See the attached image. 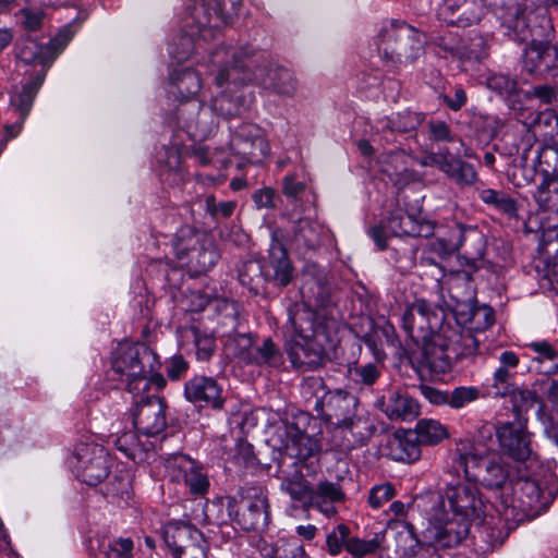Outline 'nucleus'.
Returning <instances> with one entry per match:
<instances>
[{"label":"nucleus","mask_w":558,"mask_h":558,"mask_svg":"<svg viewBox=\"0 0 558 558\" xmlns=\"http://www.w3.org/2000/svg\"><path fill=\"white\" fill-rule=\"evenodd\" d=\"M238 348V356L248 364L279 367L283 361L280 350L269 338L264 339L262 343H256L250 336H240Z\"/></svg>","instance_id":"25"},{"label":"nucleus","mask_w":558,"mask_h":558,"mask_svg":"<svg viewBox=\"0 0 558 558\" xmlns=\"http://www.w3.org/2000/svg\"><path fill=\"white\" fill-rule=\"evenodd\" d=\"M519 364L520 357L513 351L505 350L498 355V366L493 373L490 384L495 396L505 397L510 392Z\"/></svg>","instance_id":"29"},{"label":"nucleus","mask_w":558,"mask_h":558,"mask_svg":"<svg viewBox=\"0 0 558 558\" xmlns=\"http://www.w3.org/2000/svg\"><path fill=\"white\" fill-rule=\"evenodd\" d=\"M430 133L437 141H452L449 128L445 122L430 123Z\"/></svg>","instance_id":"64"},{"label":"nucleus","mask_w":558,"mask_h":558,"mask_svg":"<svg viewBox=\"0 0 558 558\" xmlns=\"http://www.w3.org/2000/svg\"><path fill=\"white\" fill-rule=\"evenodd\" d=\"M380 547L377 538L362 539L359 537H349L345 543V550L353 558H364L367 555L374 554Z\"/></svg>","instance_id":"50"},{"label":"nucleus","mask_w":558,"mask_h":558,"mask_svg":"<svg viewBox=\"0 0 558 558\" xmlns=\"http://www.w3.org/2000/svg\"><path fill=\"white\" fill-rule=\"evenodd\" d=\"M420 123L421 118L417 113L405 111L386 118L383 121V128L391 132L404 133L414 130Z\"/></svg>","instance_id":"45"},{"label":"nucleus","mask_w":558,"mask_h":558,"mask_svg":"<svg viewBox=\"0 0 558 558\" xmlns=\"http://www.w3.org/2000/svg\"><path fill=\"white\" fill-rule=\"evenodd\" d=\"M480 340L468 330H457L449 325L423 338L422 363L435 373H446L459 359L473 357L478 352Z\"/></svg>","instance_id":"6"},{"label":"nucleus","mask_w":558,"mask_h":558,"mask_svg":"<svg viewBox=\"0 0 558 558\" xmlns=\"http://www.w3.org/2000/svg\"><path fill=\"white\" fill-rule=\"evenodd\" d=\"M378 163L381 173L387 175L395 185H404L414 178V173L410 169L412 157L404 150L384 153Z\"/></svg>","instance_id":"28"},{"label":"nucleus","mask_w":558,"mask_h":558,"mask_svg":"<svg viewBox=\"0 0 558 558\" xmlns=\"http://www.w3.org/2000/svg\"><path fill=\"white\" fill-rule=\"evenodd\" d=\"M350 529L345 524L336 525L326 535V548L329 555L338 556L342 549H345V543L350 537Z\"/></svg>","instance_id":"47"},{"label":"nucleus","mask_w":558,"mask_h":558,"mask_svg":"<svg viewBox=\"0 0 558 558\" xmlns=\"http://www.w3.org/2000/svg\"><path fill=\"white\" fill-rule=\"evenodd\" d=\"M314 493L315 499H323L329 502H339L344 498L340 486L329 481H320L314 489Z\"/></svg>","instance_id":"52"},{"label":"nucleus","mask_w":558,"mask_h":558,"mask_svg":"<svg viewBox=\"0 0 558 558\" xmlns=\"http://www.w3.org/2000/svg\"><path fill=\"white\" fill-rule=\"evenodd\" d=\"M90 549L98 551L97 558H134V544L129 537H97L90 542Z\"/></svg>","instance_id":"31"},{"label":"nucleus","mask_w":558,"mask_h":558,"mask_svg":"<svg viewBox=\"0 0 558 558\" xmlns=\"http://www.w3.org/2000/svg\"><path fill=\"white\" fill-rule=\"evenodd\" d=\"M494 324V313L489 306H478L471 312L469 326L453 327L457 330H468L474 338V332H482Z\"/></svg>","instance_id":"43"},{"label":"nucleus","mask_w":558,"mask_h":558,"mask_svg":"<svg viewBox=\"0 0 558 558\" xmlns=\"http://www.w3.org/2000/svg\"><path fill=\"white\" fill-rule=\"evenodd\" d=\"M111 366L135 396L147 391L151 385L157 388L165 385V379L158 373L157 357L145 344L119 343L112 353Z\"/></svg>","instance_id":"4"},{"label":"nucleus","mask_w":558,"mask_h":558,"mask_svg":"<svg viewBox=\"0 0 558 558\" xmlns=\"http://www.w3.org/2000/svg\"><path fill=\"white\" fill-rule=\"evenodd\" d=\"M238 69V52L219 46L196 68L178 65L169 71L166 92L169 98L180 102L171 126L178 128L194 141L209 136L217 118L241 114L252 97L233 93L232 77Z\"/></svg>","instance_id":"1"},{"label":"nucleus","mask_w":558,"mask_h":558,"mask_svg":"<svg viewBox=\"0 0 558 558\" xmlns=\"http://www.w3.org/2000/svg\"><path fill=\"white\" fill-rule=\"evenodd\" d=\"M165 157L166 159L160 160L165 163V168L169 171H175L179 169L180 166V156L178 153V149L175 147H170L165 149Z\"/></svg>","instance_id":"63"},{"label":"nucleus","mask_w":558,"mask_h":558,"mask_svg":"<svg viewBox=\"0 0 558 558\" xmlns=\"http://www.w3.org/2000/svg\"><path fill=\"white\" fill-rule=\"evenodd\" d=\"M43 81L44 77L38 75L11 96L10 106L22 120H26Z\"/></svg>","instance_id":"35"},{"label":"nucleus","mask_w":558,"mask_h":558,"mask_svg":"<svg viewBox=\"0 0 558 558\" xmlns=\"http://www.w3.org/2000/svg\"><path fill=\"white\" fill-rule=\"evenodd\" d=\"M185 398L199 408L221 410L225 405L222 386L213 377L196 375L184 385Z\"/></svg>","instance_id":"22"},{"label":"nucleus","mask_w":558,"mask_h":558,"mask_svg":"<svg viewBox=\"0 0 558 558\" xmlns=\"http://www.w3.org/2000/svg\"><path fill=\"white\" fill-rule=\"evenodd\" d=\"M263 558H306L303 546L295 539H280L278 545Z\"/></svg>","instance_id":"48"},{"label":"nucleus","mask_w":558,"mask_h":558,"mask_svg":"<svg viewBox=\"0 0 558 558\" xmlns=\"http://www.w3.org/2000/svg\"><path fill=\"white\" fill-rule=\"evenodd\" d=\"M480 398V389L473 386H460L454 388L448 398V405L452 409H462L466 404Z\"/></svg>","instance_id":"51"},{"label":"nucleus","mask_w":558,"mask_h":558,"mask_svg":"<svg viewBox=\"0 0 558 558\" xmlns=\"http://www.w3.org/2000/svg\"><path fill=\"white\" fill-rule=\"evenodd\" d=\"M422 395L433 404H448L449 393L429 386L421 387Z\"/></svg>","instance_id":"59"},{"label":"nucleus","mask_w":558,"mask_h":558,"mask_svg":"<svg viewBox=\"0 0 558 558\" xmlns=\"http://www.w3.org/2000/svg\"><path fill=\"white\" fill-rule=\"evenodd\" d=\"M395 531V554L398 558H412L421 548L413 526L404 521H398L392 526Z\"/></svg>","instance_id":"33"},{"label":"nucleus","mask_w":558,"mask_h":558,"mask_svg":"<svg viewBox=\"0 0 558 558\" xmlns=\"http://www.w3.org/2000/svg\"><path fill=\"white\" fill-rule=\"evenodd\" d=\"M538 258L553 272L558 270V226L546 229L539 240Z\"/></svg>","instance_id":"38"},{"label":"nucleus","mask_w":558,"mask_h":558,"mask_svg":"<svg viewBox=\"0 0 558 558\" xmlns=\"http://www.w3.org/2000/svg\"><path fill=\"white\" fill-rule=\"evenodd\" d=\"M117 449L130 460L142 462L146 457L145 448L141 444L136 433L125 432L117 436L114 440Z\"/></svg>","instance_id":"41"},{"label":"nucleus","mask_w":558,"mask_h":558,"mask_svg":"<svg viewBox=\"0 0 558 558\" xmlns=\"http://www.w3.org/2000/svg\"><path fill=\"white\" fill-rule=\"evenodd\" d=\"M72 38L69 28H63L56 38L46 45H40L35 39H26L20 48V59L25 63H39L43 66L49 65L56 57L64 49Z\"/></svg>","instance_id":"24"},{"label":"nucleus","mask_w":558,"mask_h":558,"mask_svg":"<svg viewBox=\"0 0 558 558\" xmlns=\"http://www.w3.org/2000/svg\"><path fill=\"white\" fill-rule=\"evenodd\" d=\"M272 440L284 456L308 469V474L316 473L318 457L322 451L320 441L304 433L295 423L282 421L277 427Z\"/></svg>","instance_id":"10"},{"label":"nucleus","mask_w":558,"mask_h":558,"mask_svg":"<svg viewBox=\"0 0 558 558\" xmlns=\"http://www.w3.org/2000/svg\"><path fill=\"white\" fill-rule=\"evenodd\" d=\"M442 317L425 300H416L402 314V326L412 338L428 336L439 327Z\"/></svg>","instance_id":"20"},{"label":"nucleus","mask_w":558,"mask_h":558,"mask_svg":"<svg viewBox=\"0 0 558 558\" xmlns=\"http://www.w3.org/2000/svg\"><path fill=\"white\" fill-rule=\"evenodd\" d=\"M187 369V363L181 356H174L171 360L170 366L168 368V376L177 380L180 378L182 374H184Z\"/></svg>","instance_id":"61"},{"label":"nucleus","mask_w":558,"mask_h":558,"mask_svg":"<svg viewBox=\"0 0 558 558\" xmlns=\"http://www.w3.org/2000/svg\"><path fill=\"white\" fill-rule=\"evenodd\" d=\"M428 159L427 163L436 166L461 185H471L477 179L476 171L472 165L451 156L447 150L433 154Z\"/></svg>","instance_id":"27"},{"label":"nucleus","mask_w":558,"mask_h":558,"mask_svg":"<svg viewBox=\"0 0 558 558\" xmlns=\"http://www.w3.org/2000/svg\"><path fill=\"white\" fill-rule=\"evenodd\" d=\"M448 436L447 427L434 418H422L415 425L414 437L418 444L436 445Z\"/></svg>","instance_id":"39"},{"label":"nucleus","mask_w":558,"mask_h":558,"mask_svg":"<svg viewBox=\"0 0 558 558\" xmlns=\"http://www.w3.org/2000/svg\"><path fill=\"white\" fill-rule=\"evenodd\" d=\"M282 193L294 201L310 197L314 198L312 191L305 180H300L298 173L288 174L283 178Z\"/></svg>","instance_id":"46"},{"label":"nucleus","mask_w":558,"mask_h":558,"mask_svg":"<svg viewBox=\"0 0 558 558\" xmlns=\"http://www.w3.org/2000/svg\"><path fill=\"white\" fill-rule=\"evenodd\" d=\"M207 238L204 232L197 231L190 226H184L178 230L174 235L172 247L175 257L181 265L192 254H195L197 247Z\"/></svg>","instance_id":"32"},{"label":"nucleus","mask_w":558,"mask_h":558,"mask_svg":"<svg viewBox=\"0 0 558 558\" xmlns=\"http://www.w3.org/2000/svg\"><path fill=\"white\" fill-rule=\"evenodd\" d=\"M163 541L173 558H205L203 533L191 524L170 522L163 527Z\"/></svg>","instance_id":"13"},{"label":"nucleus","mask_w":558,"mask_h":558,"mask_svg":"<svg viewBox=\"0 0 558 558\" xmlns=\"http://www.w3.org/2000/svg\"><path fill=\"white\" fill-rule=\"evenodd\" d=\"M383 453L395 461L411 462L420 457L421 450L412 432H397L387 436Z\"/></svg>","instance_id":"30"},{"label":"nucleus","mask_w":558,"mask_h":558,"mask_svg":"<svg viewBox=\"0 0 558 558\" xmlns=\"http://www.w3.org/2000/svg\"><path fill=\"white\" fill-rule=\"evenodd\" d=\"M232 154L257 163L269 153V145L263 131L255 124L244 123L236 129L230 141Z\"/></svg>","instance_id":"19"},{"label":"nucleus","mask_w":558,"mask_h":558,"mask_svg":"<svg viewBox=\"0 0 558 558\" xmlns=\"http://www.w3.org/2000/svg\"><path fill=\"white\" fill-rule=\"evenodd\" d=\"M166 403L158 397H148L137 402L132 412L133 424L137 432L146 436H155L167 426Z\"/></svg>","instance_id":"21"},{"label":"nucleus","mask_w":558,"mask_h":558,"mask_svg":"<svg viewBox=\"0 0 558 558\" xmlns=\"http://www.w3.org/2000/svg\"><path fill=\"white\" fill-rule=\"evenodd\" d=\"M513 493V497L509 500L500 495V505L502 510L500 514L506 521L517 519L519 513L527 514L532 511H537L542 502V489L538 483L530 477H519L511 484V488H506Z\"/></svg>","instance_id":"14"},{"label":"nucleus","mask_w":558,"mask_h":558,"mask_svg":"<svg viewBox=\"0 0 558 558\" xmlns=\"http://www.w3.org/2000/svg\"><path fill=\"white\" fill-rule=\"evenodd\" d=\"M425 36L405 23L384 28L377 45L381 59L392 64L413 62L424 53Z\"/></svg>","instance_id":"9"},{"label":"nucleus","mask_w":558,"mask_h":558,"mask_svg":"<svg viewBox=\"0 0 558 558\" xmlns=\"http://www.w3.org/2000/svg\"><path fill=\"white\" fill-rule=\"evenodd\" d=\"M485 85L508 100H512L519 94L517 80L505 73H489L485 78Z\"/></svg>","instance_id":"42"},{"label":"nucleus","mask_w":558,"mask_h":558,"mask_svg":"<svg viewBox=\"0 0 558 558\" xmlns=\"http://www.w3.org/2000/svg\"><path fill=\"white\" fill-rule=\"evenodd\" d=\"M530 95L538 98L543 104H550L556 97V92L548 85H541L534 87L531 93L526 94V96Z\"/></svg>","instance_id":"60"},{"label":"nucleus","mask_w":558,"mask_h":558,"mask_svg":"<svg viewBox=\"0 0 558 558\" xmlns=\"http://www.w3.org/2000/svg\"><path fill=\"white\" fill-rule=\"evenodd\" d=\"M445 100L449 108H451L452 110H459L466 102V94L463 88L458 87L454 89L453 96H446Z\"/></svg>","instance_id":"62"},{"label":"nucleus","mask_w":558,"mask_h":558,"mask_svg":"<svg viewBox=\"0 0 558 558\" xmlns=\"http://www.w3.org/2000/svg\"><path fill=\"white\" fill-rule=\"evenodd\" d=\"M219 258L218 251L208 236L197 247L195 254H192L180 266H186L196 274H203L211 269Z\"/></svg>","instance_id":"36"},{"label":"nucleus","mask_w":558,"mask_h":558,"mask_svg":"<svg viewBox=\"0 0 558 558\" xmlns=\"http://www.w3.org/2000/svg\"><path fill=\"white\" fill-rule=\"evenodd\" d=\"M480 198L485 204L493 205L498 210L509 216H514L517 213L515 202L504 192L493 189H485L480 192Z\"/></svg>","instance_id":"44"},{"label":"nucleus","mask_w":558,"mask_h":558,"mask_svg":"<svg viewBox=\"0 0 558 558\" xmlns=\"http://www.w3.org/2000/svg\"><path fill=\"white\" fill-rule=\"evenodd\" d=\"M76 477L87 485L101 483L109 474V454L102 446L95 442H78L69 460Z\"/></svg>","instance_id":"11"},{"label":"nucleus","mask_w":558,"mask_h":558,"mask_svg":"<svg viewBox=\"0 0 558 558\" xmlns=\"http://www.w3.org/2000/svg\"><path fill=\"white\" fill-rule=\"evenodd\" d=\"M165 468L170 481L183 483L192 495L203 496L209 489V478L204 468L186 454L175 453L166 459Z\"/></svg>","instance_id":"15"},{"label":"nucleus","mask_w":558,"mask_h":558,"mask_svg":"<svg viewBox=\"0 0 558 558\" xmlns=\"http://www.w3.org/2000/svg\"><path fill=\"white\" fill-rule=\"evenodd\" d=\"M280 488L293 500L301 501L306 507H308L310 504H314V488L310 485L303 475L284 478L281 482Z\"/></svg>","instance_id":"40"},{"label":"nucleus","mask_w":558,"mask_h":558,"mask_svg":"<svg viewBox=\"0 0 558 558\" xmlns=\"http://www.w3.org/2000/svg\"><path fill=\"white\" fill-rule=\"evenodd\" d=\"M395 496V488L391 484L377 485L372 488L368 502L372 508L378 509Z\"/></svg>","instance_id":"53"},{"label":"nucleus","mask_w":558,"mask_h":558,"mask_svg":"<svg viewBox=\"0 0 558 558\" xmlns=\"http://www.w3.org/2000/svg\"><path fill=\"white\" fill-rule=\"evenodd\" d=\"M526 420H514L497 427L496 435L501 450L517 461H526L534 454Z\"/></svg>","instance_id":"17"},{"label":"nucleus","mask_w":558,"mask_h":558,"mask_svg":"<svg viewBox=\"0 0 558 558\" xmlns=\"http://www.w3.org/2000/svg\"><path fill=\"white\" fill-rule=\"evenodd\" d=\"M377 403L391 421H412L420 414L417 401L403 390H389Z\"/></svg>","instance_id":"26"},{"label":"nucleus","mask_w":558,"mask_h":558,"mask_svg":"<svg viewBox=\"0 0 558 558\" xmlns=\"http://www.w3.org/2000/svg\"><path fill=\"white\" fill-rule=\"evenodd\" d=\"M21 15L23 17L22 24L28 31H37L44 19L41 11H32L29 9L22 10Z\"/></svg>","instance_id":"57"},{"label":"nucleus","mask_w":558,"mask_h":558,"mask_svg":"<svg viewBox=\"0 0 558 558\" xmlns=\"http://www.w3.org/2000/svg\"><path fill=\"white\" fill-rule=\"evenodd\" d=\"M242 0H197L189 8L184 19V31L169 46L171 58L185 60L201 40L214 39L222 26L238 16Z\"/></svg>","instance_id":"3"},{"label":"nucleus","mask_w":558,"mask_h":558,"mask_svg":"<svg viewBox=\"0 0 558 558\" xmlns=\"http://www.w3.org/2000/svg\"><path fill=\"white\" fill-rule=\"evenodd\" d=\"M509 393H511L513 410L517 414L515 420H525L522 414L529 411L537 402L536 393L530 389L512 390L511 388Z\"/></svg>","instance_id":"49"},{"label":"nucleus","mask_w":558,"mask_h":558,"mask_svg":"<svg viewBox=\"0 0 558 558\" xmlns=\"http://www.w3.org/2000/svg\"><path fill=\"white\" fill-rule=\"evenodd\" d=\"M522 68L537 77L558 74V49L548 41L532 40L523 50Z\"/></svg>","instance_id":"18"},{"label":"nucleus","mask_w":558,"mask_h":558,"mask_svg":"<svg viewBox=\"0 0 558 558\" xmlns=\"http://www.w3.org/2000/svg\"><path fill=\"white\" fill-rule=\"evenodd\" d=\"M275 192L270 187H265L256 191L253 194V201L258 208H271L274 203Z\"/></svg>","instance_id":"58"},{"label":"nucleus","mask_w":558,"mask_h":558,"mask_svg":"<svg viewBox=\"0 0 558 558\" xmlns=\"http://www.w3.org/2000/svg\"><path fill=\"white\" fill-rule=\"evenodd\" d=\"M535 356L532 363L538 373L555 374L558 371V350L546 340L532 341L526 344Z\"/></svg>","instance_id":"34"},{"label":"nucleus","mask_w":558,"mask_h":558,"mask_svg":"<svg viewBox=\"0 0 558 558\" xmlns=\"http://www.w3.org/2000/svg\"><path fill=\"white\" fill-rule=\"evenodd\" d=\"M196 354L199 360H207L215 349V341L209 336H199L196 331L194 332Z\"/></svg>","instance_id":"56"},{"label":"nucleus","mask_w":558,"mask_h":558,"mask_svg":"<svg viewBox=\"0 0 558 558\" xmlns=\"http://www.w3.org/2000/svg\"><path fill=\"white\" fill-rule=\"evenodd\" d=\"M522 123L535 135L551 136L558 131V114L551 109H545L522 118Z\"/></svg>","instance_id":"37"},{"label":"nucleus","mask_w":558,"mask_h":558,"mask_svg":"<svg viewBox=\"0 0 558 558\" xmlns=\"http://www.w3.org/2000/svg\"><path fill=\"white\" fill-rule=\"evenodd\" d=\"M294 335L287 342L288 356L295 367H316L325 359L328 338L320 327L314 328L313 313L303 306L290 313Z\"/></svg>","instance_id":"8"},{"label":"nucleus","mask_w":558,"mask_h":558,"mask_svg":"<svg viewBox=\"0 0 558 558\" xmlns=\"http://www.w3.org/2000/svg\"><path fill=\"white\" fill-rule=\"evenodd\" d=\"M244 511L238 519L244 530H264L270 520V506L267 493L262 487L246 489L243 497Z\"/></svg>","instance_id":"23"},{"label":"nucleus","mask_w":558,"mask_h":558,"mask_svg":"<svg viewBox=\"0 0 558 558\" xmlns=\"http://www.w3.org/2000/svg\"><path fill=\"white\" fill-rule=\"evenodd\" d=\"M433 227L427 222H421L412 215L397 209L387 218L385 226H374L368 230L369 236L379 250L387 247L388 233L395 236H427L432 233Z\"/></svg>","instance_id":"16"},{"label":"nucleus","mask_w":558,"mask_h":558,"mask_svg":"<svg viewBox=\"0 0 558 558\" xmlns=\"http://www.w3.org/2000/svg\"><path fill=\"white\" fill-rule=\"evenodd\" d=\"M232 51L238 52V69L232 77L233 93H238L235 89L239 85L247 82H255L281 95L290 96L296 90V80L290 70L280 65L262 64L263 54L248 46L232 47Z\"/></svg>","instance_id":"7"},{"label":"nucleus","mask_w":558,"mask_h":558,"mask_svg":"<svg viewBox=\"0 0 558 558\" xmlns=\"http://www.w3.org/2000/svg\"><path fill=\"white\" fill-rule=\"evenodd\" d=\"M353 374L362 384L373 385L379 377L380 372L375 364L368 363L355 367Z\"/></svg>","instance_id":"54"},{"label":"nucleus","mask_w":558,"mask_h":558,"mask_svg":"<svg viewBox=\"0 0 558 558\" xmlns=\"http://www.w3.org/2000/svg\"><path fill=\"white\" fill-rule=\"evenodd\" d=\"M485 509L478 487L458 475L457 481L447 483L439 496V507L434 509L438 537L452 546L469 534L473 522L485 529L489 524L484 518Z\"/></svg>","instance_id":"2"},{"label":"nucleus","mask_w":558,"mask_h":558,"mask_svg":"<svg viewBox=\"0 0 558 558\" xmlns=\"http://www.w3.org/2000/svg\"><path fill=\"white\" fill-rule=\"evenodd\" d=\"M265 276L267 280L279 286H287L293 278V267L289 260L286 250L279 243L271 245L269 250V262L265 267L258 262L250 260L243 264L239 272L242 284L251 286L255 277Z\"/></svg>","instance_id":"12"},{"label":"nucleus","mask_w":558,"mask_h":558,"mask_svg":"<svg viewBox=\"0 0 558 558\" xmlns=\"http://www.w3.org/2000/svg\"><path fill=\"white\" fill-rule=\"evenodd\" d=\"M194 158L199 165L206 166L211 162H220L225 167L230 162L227 158H221L219 151L211 153L207 147L199 146L194 150Z\"/></svg>","instance_id":"55"},{"label":"nucleus","mask_w":558,"mask_h":558,"mask_svg":"<svg viewBox=\"0 0 558 558\" xmlns=\"http://www.w3.org/2000/svg\"><path fill=\"white\" fill-rule=\"evenodd\" d=\"M452 468L458 475L463 474L468 482L487 488H504L509 477L508 468L498 453L469 440L457 444Z\"/></svg>","instance_id":"5"}]
</instances>
